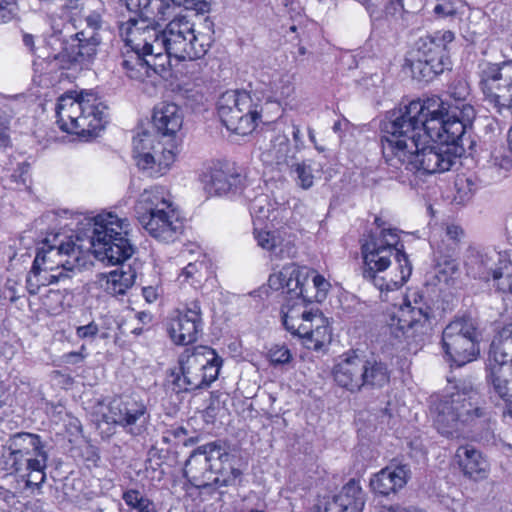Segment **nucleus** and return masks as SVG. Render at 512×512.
<instances>
[{
    "label": "nucleus",
    "mask_w": 512,
    "mask_h": 512,
    "mask_svg": "<svg viewBox=\"0 0 512 512\" xmlns=\"http://www.w3.org/2000/svg\"><path fill=\"white\" fill-rule=\"evenodd\" d=\"M99 328L95 322H90L87 325L79 326L76 329V334L81 339H92L98 334Z\"/></svg>",
    "instance_id": "57"
},
{
    "label": "nucleus",
    "mask_w": 512,
    "mask_h": 512,
    "mask_svg": "<svg viewBox=\"0 0 512 512\" xmlns=\"http://www.w3.org/2000/svg\"><path fill=\"white\" fill-rule=\"evenodd\" d=\"M218 115L223 125L238 135H248L257 126L262 107L254 102L250 92L228 90L217 102Z\"/></svg>",
    "instance_id": "11"
},
{
    "label": "nucleus",
    "mask_w": 512,
    "mask_h": 512,
    "mask_svg": "<svg viewBox=\"0 0 512 512\" xmlns=\"http://www.w3.org/2000/svg\"><path fill=\"white\" fill-rule=\"evenodd\" d=\"M113 423L121 426L131 435H141L147 428L150 413L142 400L131 397L113 400L109 407Z\"/></svg>",
    "instance_id": "25"
},
{
    "label": "nucleus",
    "mask_w": 512,
    "mask_h": 512,
    "mask_svg": "<svg viewBox=\"0 0 512 512\" xmlns=\"http://www.w3.org/2000/svg\"><path fill=\"white\" fill-rule=\"evenodd\" d=\"M106 109L93 92L66 93L58 99L56 122L64 132L93 137L105 127Z\"/></svg>",
    "instance_id": "4"
},
{
    "label": "nucleus",
    "mask_w": 512,
    "mask_h": 512,
    "mask_svg": "<svg viewBox=\"0 0 512 512\" xmlns=\"http://www.w3.org/2000/svg\"><path fill=\"white\" fill-rule=\"evenodd\" d=\"M333 376L339 386L351 392L362 388H382L390 379L389 370L384 362L358 356L348 357L338 363L334 367Z\"/></svg>",
    "instance_id": "10"
},
{
    "label": "nucleus",
    "mask_w": 512,
    "mask_h": 512,
    "mask_svg": "<svg viewBox=\"0 0 512 512\" xmlns=\"http://www.w3.org/2000/svg\"><path fill=\"white\" fill-rule=\"evenodd\" d=\"M290 126L292 128V137H293V141L295 144L294 148H291V149L296 154L297 151L301 150L304 147V142H303L302 134L300 131V127L298 125H296L295 123H291Z\"/></svg>",
    "instance_id": "60"
},
{
    "label": "nucleus",
    "mask_w": 512,
    "mask_h": 512,
    "mask_svg": "<svg viewBox=\"0 0 512 512\" xmlns=\"http://www.w3.org/2000/svg\"><path fill=\"white\" fill-rule=\"evenodd\" d=\"M153 124L163 136H173L182 127L183 115L178 105L161 103L154 109Z\"/></svg>",
    "instance_id": "34"
},
{
    "label": "nucleus",
    "mask_w": 512,
    "mask_h": 512,
    "mask_svg": "<svg viewBox=\"0 0 512 512\" xmlns=\"http://www.w3.org/2000/svg\"><path fill=\"white\" fill-rule=\"evenodd\" d=\"M431 315L432 309L424 302L423 296L412 292L406 296L397 313L390 315L389 331L396 339L417 343L428 332Z\"/></svg>",
    "instance_id": "12"
},
{
    "label": "nucleus",
    "mask_w": 512,
    "mask_h": 512,
    "mask_svg": "<svg viewBox=\"0 0 512 512\" xmlns=\"http://www.w3.org/2000/svg\"><path fill=\"white\" fill-rule=\"evenodd\" d=\"M366 494L359 481L350 479L341 490L325 503L323 512H362Z\"/></svg>",
    "instance_id": "30"
},
{
    "label": "nucleus",
    "mask_w": 512,
    "mask_h": 512,
    "mask_svg": "<svg viewBox=\"0 0 512 512\" xmlns=\"http://www.w3.org/2000/svg\"><path fill=\"white\" fill-rule=\"evenodd\" d=\"M437 115H435L430 124V129H439L441 140L451 142L456 145H461L464 149L465 141L469 140L466 137L468 129L471 128L472 122L475 119V109L472 105L463 103L461 106H456L454 110H449L443 100L441 99V108Z\"/></svg>",
    "instance_id": "21"
},
{
    "label": "nucleus",
    "mask_w": 512,
    "mask_h": 512,
    "mask_svg": "<svg viewBox=\"0 0 512 512\" xmlns=\"http://www.w3.org/2000/svg\"><path fill=\"white\" fill-rule=\"evenodd\" d=\"M202 313L198 301H192L183 308L174 310L169 317L167 331L176 345L195 342L202 331Z\"/></svg>",
    "instance_id": "22"
},
{
    "label": "nucleus",
    "mask_w": 512,
    "mask_h": 512,
    "mask_svg": "<svg viewBox=\"0 0 512 512\" xmlns=\"http://www.w3.org/2000/svg\"><path fill=\"white\" fill-rule=\"evenodd\" d=\"M410 476L411 470L408 465L392 463L373 475L370 486L375 493L388 496L402 489Z\"/></svg>",
    "instance_id": "31"
},
{
    "label": "nucleus",
    "mask_w": 512,
    "mask_h": 512,
    "mask_svg": "<svg viewBox=\"0 0 512 512\" xmlns=\"http://www.w3.org/2000/svg\"><path fill=\"white\" fill-rule=\"evenodd\" d=\"M486 381L489 391L493 396L503 402H511L512 399V364L487 366Z\"/></svg>",
    "instance_id": "33"
},
{
    "label": "nucleus",
    "mask_w": 512,
    "mask_h": 512,
    "mask_svg": "<svg viewBox=\"0 0 512 512\" xmlns=\"http://www.w3.org/2000/svg\"><path fill=\"white\" fill-rule=\"evenodd\" d=\"M169 431L174 439H180L187 434V430L183 426L171 428Z\"/></svg>",
    "instance_id": "64"
},
{
    "label": "nucleus",
    "mask_w": 512,
    "mask_h": 512,
    "mask_svg": "<svg viewBox=\"0 0 512 512\" xmlns=\"http://www.w3.org/2000/svg\"><path fill=\"white\" fill-rule=\"evenodd\" d=\"M374 254L363 258V277L380 291H394L401 288L412 274V264L407 254L391 258Z\"/></svg>",
    "instance_id": "16"
},
{
    "label": "nucleus",
    "mask_w": 512,
    "mask_h": 512,
    "mask_svg": "<svg viewBox=\"0 0 512 512\" xmlns=\"http://www.w3.org/2000/svg\"><path fill=\"white\" fill-rule=\"evenodd\" d=\"M48 455L47 452L42 448L41 450L29 456L26 460V468L27 472H36L39 470H45L47 467Z\"/></svg>",
    "instance_id": "48"
},
{
    "label": "nucleus",
    "mask_w": 512,
    "mask_h": 512,
    "mask_svg": "<svg viewBox=\"0 0 512 512\" xmlns=\"http://www.w3.org/2000/svg\"><path fill=\"white\" fill-rule=\"evenodd\" d=\"M85 356L81 352H69L63 356L64 362L68 364H77L84 360Z\"/></svg>",
    "instance_id": "63"
},
{
    "label": "nucleus",
    "mask_w": 512,
    "mask_h": 512,
    "mask_svg": "<svg viewBox=\"0 0 512 512\" xmlns=\"http://www.w3.org/2000/svg\"><path fill=\"white\" fill-rule=\"evenodd\" d=\"M250 213L253 218L258 220L269 219L273 211V205L265 194L255 196L250 203Z\"/></svg>",
    "instance_id": "43"
},
{
    "label": "nucleus",
    "mask_w": 512,
    "mask_h": 512,
    "mask_svg": "<svg viewBox=\"0 0 512 512\" xmlns=\"http://www.w3.org/2000/svg\"><path fill=\"white\" fill-rule=\"evenodd\" d=\"M87 27L64 41V46L55 59L63 69L82 67L90 63L97 54L101 42L98 29L101 27L99 14L93 13L85 18Z\"/></svg>",
    "instance_id": "15"
},
{
    "label": "nucleus",
    "mask_w": 512,
    "mask_h": 512,
    "mask_svg": "<svg viewBox=\"0 0 512 512\" xmlns=\"http://www.w3.org/2000/svg\"><path fill=\"white\" fill-rule=\"evenodd\" d=\"M125 62L126 75L134 80L144 81L153 74L165 77L169 72L170 58L166 47L161 42H156L152 50H148L145 56L131 54Z\"/></svg>",
    "instance_id": "26"
},
{
    "label": "nucleus",
    "mask_w": 512,
    "mask_h": 512,
    "mask_svg": "<svg viewBox=\"0 0 512 512\" xmlns=\"http://www.w3.org/2000/svg\"><path fill=\"white\" fill-rule=\"evenodd\" d=\"M479 183L476 178L472 176H460L455 182L457 196L461 202L468 201L474 193L479 189Z\"/></svg>",
    "instance_id": "44"
},
{
    "label": "nucleus",
    "mask_w": 512,
    "mask_h": 512,
    "mask_svg": "<svg viewBox=\"0 0 512 512\" xmlns=\"http://www.w3.org/2000/svg\"><path fill=\"white\" fill-rule=\"evenodd\" d=\"M455 460L464 476L480 481L488 477L489 463L482 453L471 445L460 446Z\"/></svg>",
    "instance_id": "32"
},
{
    "label": "nucleus",
    "mask_w": 512,
    "mask_h": 512,
    "mask_svg": "<svg viewBox=\"0 0 512 512\" xmlns=\"http://www.w3.org/2000/svg\"><path fill=\"white\" fill-rule=\"evenodd\" d=\"M495 286L503 293L512 294V261H499L498 271H495Z\"/></svg>",
    "instance_id": "41"
},
{
    "label": "nucleus",
    "mask_w": 512,
    "mask_h": 512,
    "mask_svg": "<svg viewBox=\"0 0 512 512\" xmlns=\"http://www.w3.org/2000/svg\"><path fill=\"white\" fill-rule=\"evenodd\" d=\"M5 447L10 452V455L32 456V454L44 448V445L39 435L29 432H18L9 437Z\"/></svg>",
    "instance_id": "39"
},
{
    "label": "nucleus",
    "mask_w": 512,
    "mask_h": 512,
    "mask_svg": "<svg viewBox=\"0 0 512 512\" xmlns=\"http://www.w3.org/2000/svg\"><path fill=\"white\" fill-rule=\"evenodd\" d=\"M313 273L314 271L307 267L291 263L270 275L268 283L274 290L282 289L289 300H295L301 304L311 303L313 300L308 293V286L310 274Z\"/></svg>",
    "instance_id": "23"
},
{
    "label": "nucleus",
    "mask_w": 512,
    "mask_h": 512,
    "mask_svg": "<svg viewBox=\"0 0 512 512\" xmlns=\"http://www.w3.org/2000/svg\"><path fill=\"white\" fill-rule=\"evenodd\" d=\"M221 366V357L208 346L186 349L179 357V371H171L168 382L176 394L207 388L217 379Z\"/></svg>",
    "instance_id": "7"
},
{
    "label": "nucleus",
    "mask_w": 512,
    "mask_h": 512,
    "mask_svg": "<svg viewBox=\"0 0 512 512\" xmlns=\"http://www.w3.org/2000/svg\"><path fill=\"white\" fill-rule=\"evenodd\" d=\"M463 235V230L456 225H449L445 230V238L442 239L441 246L444 248H449L450 246H455V250L457 251V245L460 237Z\"/></svg>",
    "instance_id": "54"
},
{
    "label": "nucleus",
    "mask_w": 512,
    "mask_h": 512,
    "mask_svg": "<svg viewBox=\"0 0 512 512\" xmlns=\"http://www.w3.org/2000/svg\"><path fill=\"white\" fill-rule=\"evenodd\" d=\"M88 247L89 245L85 246L83 243L76 245L72 241L62 242L58 246H54L49 245L48 240H45L42 247L38 249L34 260L36 266L41 264L46 270H52L56 273L64 272L68 274L67 279H70L77 268L78 253H76V249L88 250Z\"/></svg>",
    "instance_id": "24"
},
{
    "label": "nucleus",
    "mask_w": 512,
    "mask_h": 512,
    "mask_svg": "<svg viewBox=\"0 0 512 512\" xmlns=\"http://www.w3.org/2000/svg\"><path fill=\"white\" fill-rule=\"evenodd\" d=\"M489 412L481 395L473 389L443 397L435 406L434 425L446 437L458 435L465 425L487 421Z\"/></svg>",
    "instance_id": "6"
},
{
    "label": "nucleus",
    "mask_w": 512,
    "mask_h": 512,
    "mask_svg": "<svg viewBox=\"0 0 512 512\" xmlns=\"http://www.w3.org/2000/svg\"><path fill=\"white\" fill-rule=\"evenodd\" d=\"M26 478V487H36L39 488L43 482L45 481L46 474L45 470H39L36 472H27L23 475Z\"/></svg>",
    "instance_id": "56"
},
{
    "label": "nucleus",
    "mask_w": 512,
    "mask_h": 512,
    "mask_svg": "<svg viewBox=\"0 0 512 512\" xmlns=\"http://www.w3.org/2000/svg\"><path fill=\"white\" fill-rule=\"evenodd\" d=\"M455 246L444 248L441 245L437 246L436 250V263L440 271L446 274H454L458 270V263L456 261Z\"/></svg>",
    "instance_id": "40"
},
{
    "label": "nucleus",
    "mask_w": 512,
    "mask_h": 512,
    "mask_svg": "<svg viewBox=\"0 0 512 512\" xmlns=\"http://www.w3.org/2000/svg\"><path fill=\"white\" fill-rule=\"evenodd\" d=\"M123 500L138 512H156L155 506L148 498L143 497L137 490H128L123 494Z\"/></svg>",
    "instance_id": "42"
},
{
    "label": "nucleus",
    "mask_w": 512,
    "mask_h": 512,
    "mask_svg": "<svg viewBox=\"0 0 512 512\" xmlns=\"http://www.w3.org/2000/svg\"><path fill=\"white\" fill-rule=\"evenodd\" d=\"M29 165L28 164H22L18 167V169L12 174V178L16 183H21L23 185L27 184V181L29 179Z\"/></svg>",
    "instance_id": "59"
},
{
    "label": "nucleus",
    "mask_w": 512,
    "mask_h": 512,
    "mask_svg": "<svg viewBox=\"0 0 512 512\" xmlns=\"http://www.w3.org/2000/svg\"><path fill=\"white\" fill-rule=\"evenodd\" d=\"M269 358L270 361L277 365V364H286L290 362L292 355L290 353V350L284 346V345H274L269 350Z\"/></svg>",
    "instance_id": "51"
},
{
    "label": "nucleus",
    "mask_w": 512,
    "mask_h": 512,
    "mask_svg": "<svg viewBox=\"0 0 512 512\" xmlns=\"http://www.w3.org/2000/svg\"><path fill=\"white\" fill-rule=\"evenodd\" d=\"M312 285L310 286V289L316 290V293L314 295V301L316 302H322L327 295V292L330 288V283L319 274H312Z\"/></svg>",
    "instance_id": "49"
},
{
    "label": "nucleus",
    "mask_w": 512,
    "mask_h": 512,
    "mask_svg": "<svg viewBox=\"0 0 512 512\" xmlns=\"http://www.w3.org/2000/svg\"><path fill=\"white\" fill-rule=\"evenodd\" d=\"M133 157L140 170L149 177H160L169 170L175 160L171 150L164 149L148 131L133 137Z\"/></svg>",
    "instance_id": "19"
},
{
    "label": "nucleus",
    "mask_w": 512,
    "mask_h": 512,
    "mask_svg": "<svg viewBox=\"0 0 512 512\" xmlns=\"http://www.w3.org/2000/svg\"><path fill=\"white\" fill-rule=\"evenodd\" d=\"M305 304L295 302L286 312H283V325L291 335L300 338L302 341L308 334L309 326L313 321L315 312L302 309Z\"/></svg>",
    "instance_id": "36"
},
{
    "label": "nucleus",
    "mask_w": 512,
    "mask_h": 512,
    "mask_svg": "<svg viewBox=\"0 0 512 512\" xmlns=\"http://www.w3.org/2000/svg\"><path fill=\"white\" fill-rule=\"evenodd\" d=\"M479 87L485 100L498 111L512 108V60L478 64Z\"/></svg>",
    "instance_id": "17"
},
{
    "label": "nucleus",
    "mask_w": 512,
    "mask_h": 512,
    "mask_svg": "<svg viewBox=\"0 0 512 512\" xmlns=\"http://www.w3.org/2000/svg\"><path fill=\"white\" fill-rule=\"evenodd\" d=\"M441 108V98L428 97L424 100H413L409 104L389 112L387 120L382 124V152L386 162L396 166L395 160L406 156V152L418 145L441 139L438 125L431 128V119Z\"/></svg>",
    "instance_id": "2"
},
{
    "label": "nucleus",
    "mask_w": 512,
    "mask_h": 512,
    "mask_svg": "<svg viewBox=\"0 0 512 512\" xmlns=\"http://www.w3.org/2000/svg\"><path fill=\"white\" fill-rule=\"evenodd\" d=\"M159 42L166 47V52L178 60H194L206 54L209 38L195 34L193 24L185 16L173 18L160 31Z\"/></svg>",
    "instance_id": "13"
},
{
    "label": "nucleus",
    "mask_w": 512,
    "mask_h": 512,
    "mask_svg": "<svg viewBox=\"0 0 512 512\" xmlns=\"http://www.w3.org/2000/svg\"><path fill=\"white\" fill-rule=\"evenodd\" d=\"M10 143V117L0 115V148H6Z\"/></svg>",
    "instance_id": "55"
},
{
    "label": "nucleus",
    "mask_w": 512,
    "mask_h": 512,
    "mask_svg": "<svg viewBox=\"0 0 512 512\" xmlns=\"http://www.w3.org/2000/svg\"><path fill=\"white\" fill-rule=\"evenodd\" d=\"M454 38V33L450 30L436 31L433 34L420 37L410 59L413 77L429 82L445 70H449L451 61L448 55V45L453 42Z\"/></svg>",
    "instance_id": "8"
},
{
    "label": "nucleus",
    "mask_w": 512,
    "mask_h": 512,
    "mask_svg": "<svg viewBox=\"0 0 512 512\" xmlns=\"http://www.w3.org/2000/svg\"><path fill=\"white\" fill-rule=\"evenodd\" d=\"M188 260L178 279L181 283H188L195 288L201 287L213 274L211 260L201 251L196 253L193 261L192 257Z\"/></svg>",
    "instance_id": "35"
},
{
    "label": "nucleus",
    "mask_w": 512,
    "mask_h": 512,
    "mask_svg": "<svg viewBox=\"0 0 512 512\" xmlns=\"http://www.w3.org/2000/svg\"><path fill=\"white\" fill-rule=\"evenodd\" d=\"M42 286L39 283V279L35 275V272L31 269L26 278V288L31 295H36Z\"/></svg>",
    "instance_id": "58"
},
{
    "label": "nucleus",
    "mask_w": 512,
    "mask_h": 512,
    "mask_svg": "<svg viewBox=\"0 0 512 512\" xmlns=\"http://www.w3.org/2000/svg\"><path fill=\"white\" fill-rule=\"evenodd\" d=\"M17 0H0V23L8 22L18 15Z\"/></svg>",
    "instance_id": "52"
},
{
    "label": "nucleus",
    "mask_w": 512,
    "mask_h": 512,
    "mask_svg": "<svg viewBox=\"0 0 512 512\" xmlns=\"http://www.w3.org/2000/svg\"><path fill=\"white\" fill-rule=\"evenodd\" d=\"M142 294L148 303H153L159 296L158 288L153 286L143 287Z\"/></svg>",
    "instance_id": "62"
},
{
    "label": "nucleus",
    "mask_w": 512,
    "mask_h": 512,
    "mask_svg": "<svg viewBox=\"0 0 512 512\" xmlns=\"http://www.w3.org/2000/svg\"><path fill=\"white\" fill-rule=\"evenodd\" d=\"M151 18L133 14L126 22L119 26V34L125 42V50L122 51L120 65L125 70V62L131 54L145 56L148 50H152L154 44L159 42L160 31L150 25Z\"/></svg>",
    "instance_id": "20"
},
{
    "label": "nucleus",
    "mask_w": 512,
    "mask_h": 512,
    "mask_svg": "<svg viewBox=\"0 0 512 512\" xmlns=\"http://www.w3.org/2000/svg\"><path fill=\"white\" fill-rule=\"evenodd\" d=\"M89 223L88 250L106 265H120L106 275L105 290L111 295H124L135 282L137 272L124 262L131 258L135 246L129 239V222L113 213H102Z\"/></svg>",
    "instance_id": "1"
},
{
    "label": "nucleus",
    "mask_w": 512,
    "mask_h": 512,
    "mask_svg": "<svg viewBox=\"0 0 512 512\" xmlns=\"http://www.w3.org/2000/svg\"><path fill=\"white\" fill-rule=\"evenodd\" d=\"M263 162L269 165L282 166L290 168V174L296 185L304 190L310 189L314 184L315 170L310 160L301 162L296 160L295 153L291 149L289 139L286 134L278 133L270 140V147L262 152Z\"/></svg>",
    "instance_id": "18"
},
{
    "label": "nucleus",
    "mask_w": 512,
    "mask_h": 512,
    "mask_svg": "<svg viewBox=\"0 0 512 512\" xmlns=\"http://www.w3.org/2000/svg\"><path fill=\"white\" fill-rule=\"evenodd\" d=\"M502 261L500 255L494 253L492 255L475 252L471 253L465 262L468 274L474 278L489 281L491 278L495 282V271H498L496 262Z\"/></svg>",
    "instance_id": "37"
},
{
    "label": "nucleus",
    "mask_w": 512,
    "mask_h": 512,
    "mask_svg": "<svg viewBox=\"0 0 512 512\" xmlns=\"http://www.w3.org/2000/svg\"><path fill=\"white\" fill-rule=\"evenodd\" d=\"M28 457L29 456H15L9 454V460L11 461V468L13 469V471L16 473L24 471L26 468L25 460Z\"/></svg>",
    "instance_id": "61"
},
{
    "label": "nucleus",
    "mask_w": 512,
    "mask_h": 512,
    "mask_svg": "<svg viewBox=\"0 0 512 512\" xmlns=\"http://www.w3.org/2000/svg\"><path fill=\"white\" fill-rule=\"evenodd\" d=\"M458 148H461V145L436 138L407 151L406 156L396 158L394 167L404 166L405 170L415 175L443 173L449 171L457 163Z\"/></svg>",
    "instance_id": "9"
},
{
    "label": "nucleus",
    "mask_w": 512,
    "mask_h": 512,
    "mask_svg": "<svg viewBox=\"0 0 512 512\" xmlns=\"http://www.w3.org/2000/svg\"><path fill=\"white\" fill-rule=\"evenodd\" d=\"M31 268L35 272V275L39 279V283L42 287L67 280L68 274H65L64 272L56 273L52 270H46L41 264H38L36 267L35 260L33 261Z\"/></svg>",
    "instance_id": "45"
},
{
    "label": "nucleus",
    "mask_w": 512,
    "mask_h": 512,
    "mask_svg": "<svg viewBox=\"0 0 512 512\" xmlns=\"http://www.w3.org/2000/svg\"><path fill=\"white\" fill-rule=\"evenodd\" d=\"M124 3L127 10L136 15H141L145 18H151L154 14L151 0H120Z\"/></svg>",
    "instance_id": "47"
},
{
    "label": "nucleus",
    "mask_w": 512,
    "mask_h": 512,
    "mask_svg": "<svg viewBox=\"0 0 512 512\" xmlns=\"http://www.w3.org/2000/svg\"><path fill=\"white\" fill-rule=\"evenodd\" d=\"M236 458L222 441L206 443L190 454L184 476L198 488L234 485L242 475V470L235 466Z\"/></svg>",
    "instance_id": "3"
},
{
    "label": "nucleus",
    "mask_w": 512,
    "mask_h": 512,
    "mask_svg": "<svg viewBox=\"0 0 512 512\" xmlns=\"http://www.w3.org/2000/svg\"><path fill=\"white\" fill-rule=\"evenodd\" d=\"M459 0H437L433 12L438 17L453 16L457 13Z\"/></svg>",
    "instance_id": "50"
},
{
    "label": "nucleus",
    "mask_w": 512,
    "mask_h": 512,
    "mask_svg": "<svg viewBox=\"0 0 512 512\" xmlns=\"http://www.w3.org/2000/svg\"><path fill=\"white\" fill-rule=\"evenodd\" d=\"M362 257L379 254L387 258L406 254L396 229L383 228L379 233H370L361 245Z\"/></svg>",
    "instance_id": "28"
},
{
    "label": "nucleus",
    "mask_w": 512,
    "mask_h": 512,
    "mask_svg": "<svg viewBox=\"0 0 512 512\" xmlns=\"http://www.w3.org/2000/svg\"><path fill=\"white\" fill-rule=\"evenodd\" d=\"M445 355L457 366L476 359L479 354L478 323L469 316L452 320L442 332Z\"/></svg>",
    "instance_id": "14"
},
{
    "label": "nucleus",
    "mask_w": 512,
    "mask_h": 512,
    "mask_svg": "<svg viewBox=\"0 0 512 512\" xmlns=\"http://www.w3.org/2000/svg\"><path fill=\"white\" fill-rule=\"evenodd\" d=\"M293 92V85L280 73H262L255 84L253 96L258 103L264 99L266 102L280 104L289 98Z\"/></svg>",
    "instance_id": "29"
},
{
    "label": "nucleus",
    "mask_w": 512,
    "mask_h": 512,
    "mask_svg": "<svg viewBox=\"0 0 512 512\" xmlns=\"http://www.w3.org/2000/svg\"><path fill=\"white\" fill-rule=\"evenodd\" d=\"M175 6H183L185 9L194 10L204 14L210 10L209 0H170Z\"/></svg>",
    "instance_id": "53"
},
{
    "label": "nucleus",
    "mask_w": 512,
    "mask_h": 512,
    "mask_svg": "<svg viewBox=\"0 0 512 512\" xmlns=\"http://www.w3.org/2000/svg\"><path fill=\"white\" fill-rule=\"evenodd\" d=\"M135 211L142 227L158 241L173 242L182 233V222L161 186L145 189L139 196Z\"/></svg>",
    "instance_id": "5"
},
{
    "label": "nucleus",
    "mask_w": 512,
    "mask_h": 512,
    "mask_svg": "<svg viewBox=\"0 0 512 512\" xmlns=\"http://www.w3.org/2000/svg\"><path fill=\"white\" fill-rule=\"evenodd\" d=\"M254 238L259 247L270 252H275L280 244V238L275 232L258 229L257 227L254 228Z\"/></svg>",
    "instance_id": "46"
},
{
    "label": "nucleus",
    "mask_w": 512,
    "mask_h": 512,
    "mask_svg": "<svg viewBox=\"0 0 512 512\" xmlns=\"http://www.w3.org/2000/svg\"><path fill=\"white\" fill-rule=\"evenodd\" d=\"M312 320L302 343L307 349L319 351L331 341V330L327 319L319 311H315Z\"/></svg>",
    "instance_id": "38"
},
{
    "label": "nucleus",
    "mask_w": 512,
    "mask_h": 512,
    "mask_svg": "<svg viewBox=\"0 0 512 512\" xmlns=\"http://www.w3.org/2000/svg\"><path fill=\"white\" fill-rule=\"evenodd\" d=\"M204 189L209 195L224 196L243 194L250 199L251 190L245 186V178L229 164L214 166L203 176Z\"/></svg>",
    "instance_id": "27"
}]
</instances>
